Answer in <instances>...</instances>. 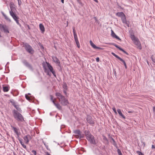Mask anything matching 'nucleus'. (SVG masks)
<instances>
[{
  "instance_id": "obj_48",
  "label": "nucleus",
  "mask_w": 155,
  "mask_h": 155,
  "mask_svg": "<svg viewBox=\"0 0 155 155\" xmlns=\"http://www.w3.org/2000/svg\"><path fill=\"white\" fill-rule=\"evenodd\" d=\"M44 145H45V146L46 149L47 150H48V146L47 145H46V144L45 143H44Z\"/></svg>"
},
{
  "instance_id": "obj_40",
  "label": "nucleus",
  "mask_w": 155,
  "mask_h": 155,
  "mask_svg": "<svg viewBox=\"0 0 155 155\" xmlns=\"http://www.w3.org/2000/svg\"><path fill=\"white\" fill-rule=\"evenodd\" d=\"M31 152L32 153H33L34 155H36V152L35 150H32L31 151Z\"/></svg>"
},
{
  "instance_id": "obj_31",
  "label": "nucleus",
  "mask_w": 155,
  "mask_h": 155,
  "mask_svg": "<svg viewBox=\"0 0 155 155\" xmlns=\"http://www.w3.org/2000/svg\"><path fill=\"white\" fill-rule=\"evenodd\" d=\"M63 87L64 88V89L67 90L68 88V87L66 83L65 82L64 83L63 85Z\"/></svg>"
},
{
  "instance_id": "obj_63",
  "label": "nucleus",
  "mask_w": 155,
  "mask_h": 155,
  "mask_svg": "<svg viewBox=\"0 0 155 155\" xmlns=\"http://www.w3.org/2000/svg\"><path fill=\"white\" fill-rule=\"evenodd\" d=\"M2 14H3H3H4V13L3 12H2Z\"/></svg>"
},
{
  "instance_id": "obj_57",
  "label": "nucleus",
  "mask_w": 155,
  "mask_h": 155,
  "mask_svg": "<svg viewBox=\"0 0 155 155\" xmlns=\"http://www.w3.org/2000/svg\"><path fill=\"white\" fill-rule=\"evenodd\" d=\"M61 2L63 4L64 3V0H61Z\"/></svg>"
},
{
  "instance_id": "obj_50",
  "label": "nucleus",
  "mask_w": 155,
  "mask_h": 155,
  "mask_svg": "<svg viewBox=\"0 0 155 155\" xmlns=\"http://www.w3.org/2000/svg\"><path fill=\"white\" fill-rule=\"evenodd\" d=\"M114 75L115 76H116V73L115 71V69L114 70Z\"/></svg>"
},
{
  "instance_id": "obj_18",
  "label": "nucleus",
  "mask_w": 155,
  "mask_h": 155,
  "mask_svg": "<svg viewBox=\"0 0 155 155\" xmlns=\"http://www.w3.org/2000/svg\"><path fill=\"white\" fill-rule=\"evenodd\" d=\"M74 38L75 41V42L77 45V47L79 48H80V45L78 40V38L77 34L74 35Z\"/></svg>"
},
{
  "instance_id": "obj_25",
  "label": "nucleus",
  "mask_w": 155,
  "mask_h": 155,
  "mask_svg": "<svg viewBox=\"0 0 155 155\" xmlns=\"http://www.w3.org/2000/svg\"><path fill=\"white\" fill-rule=\"evenodd\" d=\"M110 141L115 147H116V144L115 141L113 138L112 137L110 138Z\"/></svg>"
},
{
  "instance_id": "obj_29",
  "label": "nucleus",
  "mask_w": 155,
  "mask_h": 155,
  "mask_svg": "<svg viewBox=\"0 0 155 155\" xmlns=\"http://www.w3.org/2000/svg\"><path fill=\"white\" fill-rule=\"evenodd\" d=\"M3 16L5 17V19L7 21L9 22H11V20L7 16H6L4 14H3Z\"/></svg>"
},
{
  "instance_id": "obj_12",
  "label": "nucleus",
  "mask_w": 155,
  "mask_h": 155,
  "mask_svg": "<svg viewBox=\"0 0 155 155\" xmlns=\"http://www.w3.org/2000/svg\"><path fill=\"white\" fill-rule=\"evenodd\" d=\"M31 139V136L29 134L23 137V139L25 141L26 144H28L29 142V140Z\"/></svg>"
},
{
  "instance_id": "obj_24",
  "label": "nucleus",
  "mask_w": 155,
  "mask_h": 155,
  "mask_svg": "<svg viewBox=\"0 0 155 155\" xmlns=\"http://www.w3.org/2000/svg\"><path fill=\"white\" fill-rule=\"evenodd\" d=\"M117 48L119 49L120 50L123 52L125 54L128 55V53L123 49L117 45Z\"/></svg>"
},
{
  "instance_id": "obj_16",
  "label": "nucleus",
  "mask_w": 155,
  "mask_h": 155,
  "mask_svg": "<svg viewBox=\"0 0 155 155\" xmlns=\"http://www.w3.org/2000/svg\"><path fill=\"white\" fill-rule=\"evenodd\" d=\"M22 63L26 66L28 67V68L30 69H31L32 68L31 65L26 60H23L22 61Z\"/></svg>"
},
{
  "instance_id": "obj_35",
  "label": "nucleus",
  "mask_w": 155,
  "mask_h": 155,
  "mask_svg": "<svg viewBox=\"0 0 155 155\" xmlns=\"http://www.w3.org/2000/svg\"><path fill=\"white\" fill-rule=\"evenodd\" d=\"M25 97L28 100L30 101L31 100V98H30V97H29L27 95V94L25 95Z\"/></svg>"
},
{
  "instance_id": "obj_20",
  "label": "nucleus",
  "mask_w": 155,
  "mask_h": 155,
  "mask_svg": "<svg viewBox=\"0 0 155 155\" xmlns=\"http://www.w3.org/2000/svg\"><path fill=\"white\" fill-rule=\"evenodd\" d=\"M54 104L58 109L60 110H62V107L59 103H56L55 102Z\"/></svg>"
},
{
  "instance_id": "obj_61",
  "label": "nucleus",
  "mask_w": 155,
  "mask_h": 155,
  "mask_svg": "<svg viewBox=\"0 0 155 155\" xmlns=\"http://www.w3.org/2000/svg\"><path fill=\"white\" fill-rule=\"evenodd\" d=\"M13 154H14V155H17L15 154V152H13Z\"/></svg>"
},
{
  "instance_id": "obj_43",
  "label": "nucleus",
  "mask_w": 155,
  "mask_h": 155,
  "mask_svg": "<svg viewBox=\"0 0 155 155\" xmlns=\"http://www.w3.org/2000/svg\"><path fill=\"white\" fill-rule=\"evenodd\" d=\"M137 152L138 153V154L139 155H144L143 153H142L141 152H140L139 151Z\"/></svg>"
},
{
  "instance_id": "obj_5",
  "label": "nucleus",
  "mask_w": 155,
  "mask_h": 155,
  "mask_svg": "<svg viewBox=\"0 0 155 155\" xmlns=\"http://www.w3.org/2000/svg\"><path fill=\"white\" fill-rule=\"evenodd\" d=\"M117 16L121 18L122 21L124 24L126 25L127 27H129V25L127 22L125 15L123 12H117Z\"/></svg>"
},
{
  "instance_id": "obj_1",
  "label": "nucleus",
  "mask_w": 155,
  "mask_h": 155,
  "mask_svg": "<svg viewBox=\"0 0 155 155\" xmlns=\"http://www.w3.org/2000/svg\"><path fill=\"white\" fill-rule=\"evenodd\" d=\"M55 95L58 97V99L62 105L65 106L69 104V102L68 99L62 95L61 93L56 92L55 93Z\"/></svg>"
},
{
  "instance_id": "obj_23",
  "label": "nucleus",
  "mask_w": 155,
  "mask_h": 155,
  "mask_svg": "<svg viewBox=\"0 0 155 155\" xmlns=\"http://www.w3.org/2000/svg\"><path fill=\"white\" fill-rule=\"evenodd\" d=\"M3 91L4 92H8L9 90L10 87L9 86H6L3 87Z\"/></svg>"
},
{
  "instance_id": "obj_46",
  "label": "nucleus",
  "mask_w": 155,
  "mask_h": 155,
  "mask_svg": "<svg viewBox=\"0 0 155 155\" xmlns=\"http://www.w3.org/2000/svg\"><path fill=\"white\" fill-rule=\"evenodd\" d=\"M67 90L64 89V90H63V92H64V94L66 95L67 94Z\"/></svg>"
},
{
  "instance_id": "obj_33",
  "label": "nucleus",
  "mask_w": 155,
  "mask_h": 155,
  "mask_svg": "<svg viewBox=\"0 0 155 155\" xmlns=\"http://www.w3.org/2000/svg\"><path fill=\"white\" fill-rule=\"evenodd\" d=\"M111 35L112 37L115 38H116V35L113 32V31L111 30Z\"/></svg>"
},
{
  "instance_id": "obj_21",
  "label": "nucleus",
  "mask_w": 155,
  "mask_h": 155,
  "mask_svg": "<svg viewBox=\"0 0 155 155\" xmlns=\"http://www.w3.org/2000/svg\"><path fill=\"white\" fill-rule=\"evenodd\" d=\"M2 29H3V31L5 33H9V32L8 30V27L6 25H5L4 28Z\"/></svg>"
},
{
  "instance_id": "obj_47",
  "label": "nucleus",
  "mask_w": 155,
  "mask_h": 155,
  "mask_svg": "<svg viewBox=\"0 0 155 155\" xmlns=\"http://www.w3.org/2000/svg\"><path fill=\"white\" fill-rule=\"evenodd\" d=\"M153 112L155 114V106H153Z\"/></svg>"
},
{
  "instance_id": "obj_54",
  "label": "nucleus",
  "mask_w": 155,
  "mask_h": 155,
  "mask_svg": "<svg viewBox=\"0 0 155 155\" xmlns=\"http://www.w3.org/2000/svg\"><path fill=\"white\" fill-rule=\"evenodd\" d=\"M18 126H19V127H21V124L20 123H18Z\"/></svg>"
},
{
  "instance_id": "obj_17",
  "label": "nucleus",
  "mask_w": 155,
  "mask_h": 155,
  "mask_svg": "<svg viewBox=\"0 0 155 155\" xmlns=\"http://www.w3.org/2000/svg\"><path fill=\"white\" fill-rule=\"evenodd\" d=\"M117 58L120 61V62L121 64H124L125 67V68L126 69L127 68V66L125 61L117 55Z\"/></svg>"
},
{
  "instance_id": "obj_37",
  "label": "nucleus",
  "mask_w": 155,
  "mask_h": 155,
  "mask_svg": "<svg viewBox=\"0 0 155 155\" xmlns=\"http://www.w3.org/2000/svg\"><path fill=\"white\" fill-rule=\"evenodd\" d=\"M117 8H120L121 9H123V8L122 7L118 4L117 2Z\"/></svg>"
},
{
  "instance_id": "obj_4",
  "label": "nucleus",
  "mask_w": 155,
  "mask_h": 155,
  "mask_svg": "<svg viewBox=\"0 0 155 155\" xmlns=\"http://www.w3.org/2000/svg\"><path fill=\"white\" fill-rule=\"evenodd\" d=\"M85 134L87 140L92 144H96L94 137L92 135L88 130H85Z\"/></svg>"
},
{
  "instance_id": "obj_62",
  "label": "nucleus",
  "mask_w": 155,
  "mask_h": 155,
  "mask_svg": "<svg viewBox=\"0 0 155 155\" xmlns=\"http://www.w3.org/2000/svg\"><path fill=\"white\" fill-rule=\"evenodd\" d=\"M47 74L48 75H50L49 74V73L48 72H47Z\"/></svg>"
},
{
  "instance_id": "obj_59",
  "label": "nucleus",
  "mask_w": 155,
  "mask_h": 155,
  "mask_svg": "<svg viewBox=\"0 0 155 155\" xmlns=\"http://www.w3.org/2000/svg\"><path fill=\"white\" fill-rule=\"evenodd\" d=\"M147 64L149 65V62L147 60Z\"/></svg>"
},
{
  "instance_id": "obj_34",
  "label": "nucleus",
  "mask_w": 155,
  "mask_h": 155,
  "mask_svg": "<svg viewBox=\"0 0 155 155\" xmlns=\"http://www.w3.org/2000/svg\"><path fill=\"white\" fill-rule=\"evenodd\" d=\"M117 153L119 155H122V153L121 151V150L120 149H117Z\"/></svg>"
},
{
  "instance_id": "obj_55",
  "label": "nucleus",
  "mask_w": 155,
  "mask_h": 155,
  "mask_svg": "<svg viewBox=\"0 0 155 155\" xmlns=\"http://www.w3.org/2000/svg\"><path fill=\"white\" fill-rule=\"evenodd\" d=\"M95 2H96L97 3H98V1L97 0H93Z\"/></svg>"
},
{
  "instance_id": "obj_64",
  "label": "nucleus",
  "mask_w": 155,
  "mask_h": 155,
  "mask_svg": "<svg viewBox=\"0 0 155 155\" xmlns=\"http://www.w3.org/2000/svg\"><path fill=\"white\" fill-rule=\"evenodd\" d=\"M28 94L29 95H30V93H28Z\"/></svg>"
},
{
  "instance_id": "obj_28",
  "label": "nucleus",
  "mask_w": 155,
  "mask_h": 155,
  "mask_svg": "<svg viewBox=\"0 0 155 155\" xmlns=\"http://www.w3.org/2000/svg\"><path fill=\"white\" fill-rule=\"evenodd\" d=\"M9 101L14 106L16 104H17V103L15 102L14 100L13 99H10L9 100Z\"/></svg>"
},
{
  "instance_id": "obj_39",
  "label": "nucleus",
  "mask_w": 155,
  "mask_h": 155,
  "mask_svg": "<svg viewBox=\"0 0 155 155\" xmlns=\"http://www.w3.org/2000/svg\"><path fill=\"white\" fill-rule=\"evenodd\" d=\"M5 25H2L0 24V29H2L4 28V27L5 26Z\"/></svg>"
},
{
  "instance_id": "obj_36",
  "label": "nucleus",
  "mask_w": 155,
  "mask_h": 155,
  "mask_svg": "<svg viewBox=\"0 0 155 155\" xmlns=\"http://www.w3.org/2000/svg\"><path fill=\"white\" fill-rule=\"evenodd\" d=\"M103 137L104 140H105L107 143H108V141L107 138L105 136H103Z\"/></svg>"
},
{
  "instance_id": "obj_51",
  "label": "nucleus",
  "mask_w": 155,
  "mask_h": 155,
  "mask_svg": "<svg viewBox=\"0 0 155 155\" xmlns=\"http://www.w3.org/2000/svg\"><path fill=\"white\" fill-rule=\"evenodd\" d=\"M117 40L120 41H121L120 38L117 36Z\"/></svg>"
},
{
  "instance_id": "obj_11",
  "label": "nucleus",
  "mask_w": 155,
  "mask_h": 155,
  "mask_svg": "<svg viewBox=\"0 0 155 155\" xmlns=\"http://www.w3.org/2000/svg\"><path fill=\"white\" fill-rule=\"evenodd\" d=\"M134 44L137 46V48L140 50L142 49V47L138 39H136L133 41Z\"/></svg>"
},
{
  "instance_id": "obj_15",
  "label": "nucleus",
  "mask_w": 155,
  "mask_h": 155,
  "mask_svg": "<svg viewBox=\"0 0 155 155\" xmlns=\"http://www.w3.org/2000/svg\"><path fill=\"white\" fill-rule=\"evenodd\" d=\"M117 111L118 113L120 118L123 120H125L126 118V117L123 114L121 110L119 109H117Z\"/></svg>"
},
{
  "instance_id": "obj_41",
  "label": "nucleus",
  "mask_w": 155,
  "mask_h": 155,
  "mask_svg": "<svg viewBox=\"0 0 155 155\" xmlns=\"http://www.w3.org/2000/svg\"><path fill=\"white\" fill-rule=\"evenodd\" d=\"M19 5H20L21 4V0H18Z\"/></svg>"
},
{
  "instance_id": "obj_44",
  "label": "nucleus",
  "mask_w": 155,
  "mask_h": 155,
  "mask_svg": "<svg viewBox=\"0 0 155 155\" xmlns=\"http://www.w3.org/2000/svg\"><path fill=\"white\" fill-rule=\"evenodd\" d=\"M112 109L113 110V111H114V113L115 114H116V108L115 107H113L112 108Z\"/></svg>"
},
{
  "instance_id": "obj_22",
  "label": "nucleus",
  "mask_w": 155,
  "mask_h": 155,
  "mask_svg": "<svg viewBox=\"0 0 155 155\" xmlns=\"http://www.w3.org/2000/svg\"><path fill=\"white\" fill-rule=\"evenodd\" d=\"M13 19L15 21L16 23L18 25H19V21L18 20V19L19 18L18 17V16H17V15H15L14 16H13V17H12Z\"/></svg>"
},
{
  "instance_id": "obj_10",
  "label": "nucleus",
  "mask_w": 155,
  "mask_h": 155,
  "mask_svg": "<svg viewBox=\"0 0 155 155\" xmlns=\"http://www.w3.org/2000/svg\"><path fill=\"white\" fill-rule=\"evenodd\" d=\"M47 67L49 70L52 73L54 76L56 77V76L55 74V72L53 68L52 67V66L48 63L47 62Z\"/></svg>"
},
{
  "instance_id": "obj_27",
  "label": "nucleus",
  "mask_w": 155,
  "mask_h": 155,
  "mask_svg": "<svg viewBox=\"0 0 155 155\" xmlns=\"http://www.w3.org/2000/svg\"><path fill=\"white\" fill-rule=\"evenodd\" d=\"M14 107L17 110V111H18V112H21V108L19 107V105H17L16 104Z\"/></svg>"
},
{
  "instance_id": "obj_26",
  "label": "nucleus",
  "mask_w": 155,
  "mask_h": 155,
  "mask_svg": "<svg viewBox=\"0 0 155 155\" xmlns=\"http://www.w3.org/2000/svg\"><path fill=\"white\" fill-rule=\"evenodd\" d=\"M130 38L133 41L138 39L135 37L134 34H132L130 35Z\"/></svg>"
},
{
  "instance_id": "obj_9",
  "label": "nucleus",
  "mask_w": 155,
  "mask_h": 155,
  "mask_svg": "<svg viewBox=\"0 0 155 155\" xmlns=\"http://www.w3.org/2000/svg\"><path fill=\"white\" fill-rule=\"evenodd\" d=\"M86 120L89 124L92 125V126H94V120H93L91 117L89 115H87V117Z\"/></svg>"
},
{
  "instance_id": "obj_38",
  "label": "nucleus",
  "mask_w": 155,
  "mask_h": 155,
  "mask_svg": "<svg viewBox=\"0 0 155 155\" xmlns=\"http://www.w3.org/2000/svg\"><path fill=\"white\" fill-rule=\"evenodd\" d=\"M73 31L74 35L77 34L76 33V31H75V28L74 27H73Z\"/></svg>"
},
{
  "instance_id": "obj_2",
  "label": "nucleus",
  "mask_w": 155,
  "mask_h": 155,
  "mask_svg": "<svg viewBox=\"0 0 155 155\" xmlns=\"http://www.w3.org/2000/svg\"><path fill=\"white\" fill-rule=\"evenodd\" d=\"M14 118L19 122L24 121V119L22 115L17 110L14 109L12 111Z\"/></svg>"
},
{
  "instance_id": "obj_53",
  "label": "nucleus",
  "mask_w": 155,
  "mask_h": 155,
  "mask_svg": "<svg viewBox=\"0 0 155 155\" xmlns=\"http://www.w3.org/2000/svg\"><path fill=\"white\" fill-rule=\"evenodd\" d=\"M152 149L155 148V147L154 145H152Z\"/></svg>"
},
{
  "instance_id": "obj_7",
  "label": "nucleus",
  "mask_w": 155,
  "mask_h": 155,
  "mask_svg": "<svg viewBox=\"0 0 155 155\" xmlns=\"http://www.w3.org/2000/svg\"><path fill=\"white\" fill-rule=\"evenodd\" d=\"M15 5L13 3L11 2L10 4V10L9 11V13L12 17L16 15L15 12L16 9L15 7Z\"/></svg>"
},
{
  "instance_id": "obj_6",
  "label": "nucleus",
  "mask_w": 155,
  "mask_h": 155,
  "mask_svg": "<svg viewBox=\"0 0 155 155\" xmlns=\"http://www.w3.org/2000/svg\"><path fill=\"white\" fill-rule=\"evenodd\" d=\"M23 45L26 51L28 53L30 54H33L34 53V50L29 44L23 42Z\"/></svg>"
},
{
  "instance_id": "obj_52",
  "label": "nucleus",
  "mask_w": 155,
  "mask_h": 155,
  "mask_svg": "<svg viewBox=\"0 0 155 155\" xmlns=\"http://www.w3.org/2000/svg\"><path fill=\"white\" fill-rule=\"evenodd\" d=\"M26 26L27 27L28 29H30V28L29 26L28 25H27Z\"/></svg>"
},
{
  "instance_id": "obj_3",
  "label": "nucleus",
  "mask_w": 155,
  "mask_h": 155,
  "mask_svg": "<svg viewBox=\"0 0 155 155\" xmlns=\"http://www.w3.org/2000/svg\"><path fill=\"white\" fill-rule=\"evenodd\" d=\"M11 127L12 128L14 132L16 134L17 136L18 139L20 142V143L21 145L25 149H26L27 147L26 145H25L23 143V142L22 141V139L19 138V136L20 135L21 133L20 132L19 128L18 127H14L12 125H11Z\"/></svg>"
},
{
  "instance_id": "obj_60",
  "label": "nucleus",
  "mask_w": 155,
  "mask_h": 155,
  "mask_svg": "<svg viewBox=\"0 0 155 155\" xmlns=\"http://www.w3.org/2000/svg\"><path fill=\"white\" fill-rule=\"evenodd\" d=\"M46 69L45 68V72H46Z\"/></svg>"
},
{
  "instance_id": "obj_45",
  "label": "nucleus",
  "mask_w": 155,
  "mask_h": 155,
  "mask_svg": "<svg viewBox=\"0 0 155 155\" xmlns=\"http://www.w3.org/2000/svg\"><path fill=\"white\" fill-rule=\"evenodd\" d=\"M96 61H97V62H99V61H100L99 58V57H97L96 58Z\"/></svg>"
},
{
  "instance_id": "obj_49",
  "label": "nucleus",
  "mask_w": 155,
  "mask_h": 155,
  "mask_svg": "<svg viewBox=\"0 0 155 155\" xmlns=\"http://www.w3.org/2000/svg\"><path fill=\"white\" fill-rule=\"evenodd\" d=\"M111 54L115 57H116V54L115 53H114V52H112Z\"/></svg>"
},
{
  "instance_id": "obj_30",
  "label": "nucleus",
  "mask_w": 155,
  "mask_h": 155,
  "mask_svg": "<svg viewBox=\"0 0 155 155\" xmlns=\"http://www.w3.org/2000/svg\"><path fill=\"white\" fill-rule=\"evenodd\" d=\"M50 100L52 102V103H53V104L55 102V101H56V99L55 98L53 99V96L51 95H50Z\"/></svg>"
},
{
  "instance_id": "obj_8",
  "label": "nucleus",
  "mask_w": 155,
  "mask_h": 155,
  "mask_svg": "<svg viewBox=\"0 0 155 155\" xmlns=\"http://www.w3.org/2000/svg\"><path fill=\"white\" fill-rule=\"evenodd\" d=\"M73 132L77 138L81 139L83 138L84 137V134H82L81 132L79 130H74Z\"/></svg>"
},
{
  "instance_id": "obj_13",
  "label": "nucleus",
  "mask_w": 155,
  "mask_h": 155,
  "mask_svg": "<svg viewBox=\"0 0 155 155\" xmlns=\"http://www.w3.org/2000/svg\"><path fill=\"white\" fill-rule=\"evenodd\" d=\"M52 59L54 62L57 64L59 66L61 67V65L60 61L56 57H52Z\"/></svg>"
},
{
  "instance_id": "obj_19",
  "label": "nucleus",
  "mask_w": 155,
  "mask_h": 155,
  "mask_svg": "<svg viewBox=\"0 0 155 155\" xmlns=\"http://www.w3.org/2000/svg\"><path fill=\"white\" fill-rule=\"evenodd\" d=\"M39 27L42 33H43L45 31V27L41 23L39 25Z\"/></svg>"
},
{
  "instance_id": "obj_56",
  "label": "nucleus",
  "mask_w": 155,
  "mask_h": 155,
  "mask_svg": "<svg viewBox=\"0 0 155 155\" xmlns=\"http://www.w3.org/2000/svg\"><path fill=\"white\" fill-rule=\"evenodd\" d=\"M46 155H51L48 152H47L46 153Z\"/></svg>"
},
{
  "instance_id": "obj_58",
  "label": "nucleus",
  "mask_w": 155,
  "mask_h": 155,
  "mask_svg": "<svg viewBox=\"0 0 155 155\" xmlns=\"http://www.w3.org/2000/svg\"><path fill=\"white\" fill-rule=\"evenodd\" d=\"M5 96H7L8 97H9V96H10L8 94H5Z\"/></svg>"
},
{
  "instance_id": "obj_32",
  "label": "nucleus",
  "mask_w": 155,
  "mask_h": 155,
  "mask_svg": "<svg viewBox=\"0 0 155 155\" xmlns=\"http://www.w3.org/2000/svg\"><path fill=\"white\" fill-rule=\"evenodd\" d=\"M150 58L152 61L154 63H155V58H154L153 55H152L151 56Z\"/></svg>"
},
{
  "instance_id": "obj_42",
  "label": "nucleus",
  "mask_w": 155,
  "mask_h": 155,
  "mask_svg": "<svg viewBox=\"0 0 155 155\" xmlns=\"http://www.w3.org/2000/svg\"><path fill=\"white\" fill-rule=\"evenodd\" d=\"M108 44L109 45H113L114 46H115V47H116V44H115L112 43H109Z\"/></svg>"
},
{
  "instance_id": "obj_14",
  "label": "nucleus",
  "mask_w": 155,
  "mask_h": 155,
  "mask_svg": "<svg viewBox=\"0 0 155 155\" xmlns=\"http://www.w3.org/2000/svg\"><path fill=\"white\" fill-rule=\"evenodd\" d=\"M90 43L91 47L94 49H98L99 50H103V48L98 47L96 46L91 40L90 41Z\"/></svg>"
}]
</instances>
